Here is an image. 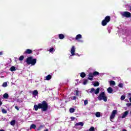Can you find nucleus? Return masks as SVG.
Instances as JSON below:
<instances>
[{"mask_svg": "<svg viewBox=\"0 0 131 131\" xmlns=\"http://www.w3.org/2000/svg\"><path fill=\"white\" fill-rule=\"evenodd\" d=\"M4 99H8L9 98V94L8 93H5L3 95Z\"/></svg>", "mask_w": 131, "mask_h": 131, "instance_id": "a211bd4d", "label": "nucleus"}, {"mask_svg": "<svg viewBox=\"0 0 131 131\" xmlns=\"http://www.w3.org/2000/svg\"><path fill=\"white\" fill-rule=\"evenodd\" d=\"M111 20V17H110V16L107 15L104 18L103 20H102L101 22V25L102 26H106V25H107V24L109 23Z\"/></svg>", "mask_w": 131, "mask_h": 131, "instance_id": "39448f33", "label": "nucleus"}, {"mask_svg": "<svg viewBox=\"0 0 131 131\" xmlns=\"http://www.w3.org/2000/svg\"><path fill=\"white\" fill-rule=\"evenodd\" d=\"M116 113H117V110L113 111V112L112 113V114L111 115V116L110 117V120H111L112 119H114V117H115V114H116Z\"/></svg>", "mask_w": 131, "mask_h": 131, "instance_id": "6e6552de", "label": "nucleus"}, {"mask_svg": "<svg viewBox=\"0 0 131 131\" xmlns=\"http://www.w3.org/2000/svg\"><path fill=\"white\" fill-rule=\"evenodd\" d=\"M74 112H75V109L74 108H70V113H74Z\"/></svg>", "mask_w": 131, "mask_h": 131, "instance_id": "5701e85b", "label": "nucleus"}, {"mask_svg": "<svg viewBox=\"0 0 131 131\" xmlns=\"http://www.w3.org/2000/svg\"><path fill=\"white\" fill-rule=\"evenodd\" d=\"M119 88H123V84L122 83H120L118 84Z\"/></svg>", "mask_w": 131, "mask_h": 131, "instance_id": "72a5a7b5", "label": "nucleus"}, {"mask_svg": "<svg viewBox=\"0 0 131 131\" xmlns=\"http://www.w3.org/2000/svg\"><path fill=\"white\" fill-rule=\"evenodd\" d=\"M16 123V120H13L10 122L11 125H14Z\"/></svg>", "mask_w": 131, "mask_h": 131, "instance_id": "bb28decb", "label": "nucleus"}, {"mask_svg": "<svg viewBox=\"0 0 131 131\" xmlns=\"http://www.w3.org/2000/svg\"><path fill=\"white\" fill-rule=\"evenodd\" d=\"M44 131H49V129H46Z\"/></svg>", "mask_w": 131, "mask_h": 131, "instance_id": "37998d69", "label": "nucleus"}, {"mask_svg": "<svg viewBox=\"0 0 131 131\" xmlns=\"http://www.w3.org/2000/svg\"><path fill=\"white\" fill-rule=\"evenodd\" d=\"M52 79V76L51 75H48L46 77V80H50Z\"/></svg>", "mask_w": 131, "mask_h": 131, "instance_id": "4be33fe9", "label": "nucleus"}, {"mask_svg": "<svg viewBox=\"0 0 131 131\" xmlns=\"http://www.w3.org/2000/svg\"><path fill=\"white\" fill-rule=\"evenodd\" d=\"M79 93V91H78V90H76L75 91V96H78Z\"/></svg>", "mask_w": 131, "mask_h": 131, "instance_id": "c9c22d12", "label": "nucleus"}, {"mask_svg": "<svg viewBox=\"0 0 131 131\" xmlns=\"http://www.w3.org/2000/svg\"><path fill=\"white\" fill-rule=\"evenodd\" d=\"M83 122H79L78 123H76L75 124L76 126H78V125H80V126H83Z\"/></svg>", "mask_w": 131, "mask_h": 131, "instance_id": "2eb2a0df", "label": "nucleus"}, {"mask_svg": "<svg viewBox=\"0 0 131 131\" xmlns=\"http://www.w3.org/2000/svg\"><path fill=\"white\" fill-rule=\"evenodd\" d=\"M34 108L35 111H37L38 109H41V111L46 112L48 111L49 108V104L46 100H43L41 103H38V105H34Z\"/></svg>", "mask_w": 131, "mask_h": 131, "instance_id": "f257e3e1", "label": "nucleus"}, {"mask_svg": "<svg viewBox=\"0 0 131 131\" xmlns=\"http://www.w3.org/2000/svg\"><path fill=\"white\" fill-rule=\"evenodd\" d=\"M95 116L96 117H101V113L100 112L96 113Z\"/></svg>", "mask_w": 131, "mask_h": 131, "instance_id": "b1692460", "label": "nucleus"}, {"mask_svg": "<svg viewBox=\"0 0 131 131\" xmlns=\"http://www.w3.org/2000/svg\"><path fill=\"white\" fill-rule=\"evenodd\" d=\"M95 130V127L94 126H92L90 128L89 130H87L86 131H94Z\"/></svg>", "mask_w": 131, "mask_h": 131, "instance_id": "c85d7f7f", "label": "nucleus"}, {"mask_svg": "<svg viewBox=\"0 0 131 131\" xmlns=\"http://www.w3.org/2000/svg\"><path fill=\"white\" fill-rule=\"evenodd\" d=\"M97 75H100V73H99L97 71H95L93 73H89V74L88 75V79L92 81L94 80L93 78H94V76H97Z\"/></svg>", "mask_w": 131, "mask_h": 131, "instance_id": "7ed1b4c3", "label": "nucleus"}, {"mask_svg": "<svg viewBox=\"0 0 131 131\" xmlns=\"http://www.w3.org/2000/svg\"><path fill=\"white\" fill-rule=\"evenodd\" d=\"M0 131H5L4 129H1Z\"/></svg>", "mask_w": 131, "mask_h": 131, "instance_id": "c03bdc74", "label": "nucleus"}, {"mask_svg": "<svg viewBox=\"0 0 131 131\" xmlns=\"http://www.w3.org/2000/svg\"><path fill=\"white\" fill-rule=\"evenodd\" d=\"M124 99H125V96L122 95V96L121 97V100L122 101H123V100H124Z\"/></svg>", "mask_w": 131, "mask_h": 131, "instance_id": "e433bc0d", "label": "nucleus"}, {"mask_svg": "<svg viewBox=\"0 0 131 131\" xmlns=\"http://www.w3.org/2000/svg\"><path fill=\"white\" fill-rule=\"evenodd\" d=\"M94 86H99V85H100V83H99V82H95L94 84H93Z\"/></svg>", "mask_w": 131, "mask_h": 131, "instance_id": "393cba45", "label": "nucleus"}, {"mask_svg": "<svg viewBox=\"0 0 131 131\" xmlns=\"http://www.w3.org/2000/svg\"><path fill=\"white\" fill-rule=\"evenodd\" d=\"M80 38H82V36L81 34H78L75 37L76 40H78L79 39H80Z\"/></svg>", "mask_w": 131, "mask_h": 131, "instance_id": "f8f14e48", "label": "nucleus"}, {"mask_svg": "<svg viewBox=\"0 0 131 131\" xmlns=\"http://www.w3.org/2000/svg\"><path fill=\"white\" fill-rule=\"evenodd\" d=\"M86 76V75L85 74V73H84V72H81L80 74V76L81 77H82V78H84V77H85Z\"/></svg>", "mask_w": 131, "mask_h": 131, "instance_id": "dca6fc26", "label": "nucleus"}, {"mask_svg": "<svg viewBox=\"0 0 131 131\" xmlns=\"http://www.w3.org/2000/svg\"><path fill=\"white\" fill-rule=\"evenodd\" d=\"M71 120L73 121V120H74L75 119V117H71Z\"/></svg>", "mask_w": 131, "mask_h": 131, "instance_id": "58836bf2", "label": "nucleus"}, {"mask_svg": "<svg viewBox=\"0 0 131 131\" xmlns=\"http://www.w3.org/2000/svg\"><path fill=\"white\" fill-rule=\"evenodd\" d=\"M24 55L32 54V50L31 49H27L24 52Z\"/></svg>", "mask_w": 131, "mask_h": 131, "instance_id": "9d476101", "label": "nucleus"}, {"mask_svg": "<svg viewBox=\"0 0 131 131\" xmlns=\"http://www.w3.org/2000/svg\"><path fill=\"white\" fill-rule=\"evenodd\" d=\"M110 85H115V81H114V80L110 81Z\"/></svg>", "mask_w": 131, "mask_h": 131, "instance_id": "412c9836", "label": "nucleus"}, {"mask_svg": "<svg viewBox=\"0 0 131 131\" xmlns=\"http://www.w3.org/2000/svg\"><path fill=\"white\" fill-rule=\"evenodd\" d=\"M2 113H3V114H6L7 110H6L5 108L2 109Z\"/></svg>", "mask_w": 131, "mask_h": 131, "instance_id": "2f4dec72", "label": "nucleus"}, {"mask_svg": "<svg viewBox=\"0 0 131 131\" xmlns=\"http://www.w3.org/2000/svg\"><path fill=\"white\" fill-rule=\"evenodd\" d=\"M88 104H89V101L86 99L84 101V105H88Z\"/></svg>", "mask_w": 131, "mask_h": 131, "instance_id": "f704fd0d", "label": "nucleus"}, {"mask_svg": "<svg viewBox=\"0 0 131 131\" xmlns=\"http://www.w3.org/2000/svg\"><path fill=\"white\" fill-rule=\"evenodd\" d=\"M107 91L108 93V94H112V92H113V89L111 87H109L107 89Z\"/></svg>", "mask_w": 131, "mask_h": 131, "instance_id": "4468645a", "label": "nucleus"}, {"mask_svg": "<svg viewBox=\"0 0 131 131\" xmlns=\"http://www.w3.org/2000/svg\"><path fill=\"white\" fill-rule=\"evenodd\" d=\"M88 80L87 79L84 80L83 84H84V85H85V84H86L88 83Z\"/></svg>", "mask_w": 131, "mask_h": 131, "instance_id": "473e14b6", "label": "nucleus"}, {"mask_svg": "<svg viewBox=\"0 0 131 131\" xmlns=\"http://www.w3.org/2000/svg\"><path fill=\"white\" fill-rule=\"evenodd\" d=\"M49 52H50V53H53V52H55V48H51L50 49H49Z\"/></svg>", "mask_w": 131, "mask_h": 131, "instance_id": "c756f323", "label": "nucleus"}, {"mask_svg": "<svg viewBox=\"0 0 131 131\" xmlns=\"http://www.w3.org/2000/svg\"><path fill=\"white\" fill-rule=\"evenodd\" d=\"M76 96H73L72 100H76Z\"/></svg>", "mask_w": 131, "mask_h": 131, "instance_id": "ea45409f", "label": "nucleus"}, {"mask_svg": "<svg viewBox=\"0 0 131 131\" xmlns=\"http://www.w3.org/2000/svg\"><path fill=\"white\" fill-rule=\"evenodd\" d=\"M2 105H3V102L2 101H0V106H2Z\"/></svg>", "mask_w": 131, "mask_h": 131, "instance_id": "a19ab883", "label": "nucleus"}, {"mask_svg": "<svg viewBox=\"0 0 131 131\" xmlns=\"http://www.w3.org/2000/svg\"><path fill=\"white\" fill-rule=\"evenodd\" d=\"M19 61H23L24 60V56L21 55L19 57Z\"/></svg>", "mask_w": 131, "mask_h": 131, "instance_id": "7c9ffc66", "label": "nucleus"}, {"mask_svg": "<svg viewBox=\"0 0 131 131\" xmlns=\"http://www.w3.org/2000/svg\"><path fill=\"white\" fill-rule=\"evenodd\" d=\"M30 129L33 128L34 129H35V128H36V125L34 124H32V125H31L30 126Z\"/></svg>", "mask_w": 131, "mask_h": 131, "instance_id": "6ab92c4d", "label": "nucleus"}, {"mask_svg": "<svg viewBox=\"0 0 131 131\" xmlns=\"http://www.w3.org/2000/svg\"><path fill=\"white\" fill-rule=\"evenodd\" d=\"M128 114V111H126L124 112L122 116V118H125L126 116H127V115Z\"/></svg>", "mask_w": 131, "mask_h": 131, "instance_id": "9b49d317", "label": "nucleus"}, {"mask_svg": "<svg viewBox=\"0 0 131 131\" xmlns=\"http://www.w3.org/2000/svg\"><path fill=\"white\" fill-rule=\"evenodd\" d=\"M26 62H27V64L28 65H34L35 64H36V58L32 59V56H29L26 60Z\"/></svg>", "mask_w": 131, "mask_h": 131, "instance_id": "f03ea898", "label": "nucleus"}, {"mask_svg": "<svg viewBox=\"0 0 131 131\" xmlns=\"http://www.w3.org/2000/svg\"><path fill=\"white\" fill-rule=\"evenodd\" d=\"M100 88H97V89L96 90H95V88H92L91 89V91L90 92V93H91V94H93V93H94L95 94V95H98V94H99V93H100Z\"/></svg>", "mask_w": 131, "mask_h": 131, "instance_id": "0eeeda50", "label": "nucleus"}, {"mask_svg": "<svg viewBox=\"0 0 131 131\" xmlns=\"http://www.w3.org/2000/svg\"><path fill=\"white\" fill-rule=\"evenodd\" d=\"M10 71L13 72V71H16V67L12 66L10 68Z\"/></svg>", "mask_w": 131, "mask_h": 131, "instance_id": "aec40b11", "label": "nucleus"}, {"mask_svg": "<svg viewBox=\"0 0 131 131\" xmlns=\"http://www.w3.org/2000/svg\"><path fill=\"white\" fill-rule=\"evenodd\" d=\"M58 37L59 39H63V38H64L65 36L63 34H60L58 35Z\"/></svg>", "mask_w": 131, "mask_h": 131, "instance_id": "f3484780", "label": "nucleus"}, {"mask_svg": "<svg viewBox=\"0 0 131 131\" xmlns=\"http://www.w3.org/2000/svg\"><path fill=\"white\" fill-rule=\"evenodd\" d=\"M43 127H45V125H41L37 129V130H40V129H41V128H42Z\"/></svg>", "mask_w": 131, "mask_h": 131, "instance_id": "cd10ccee", "label": "nucleus"}, {"mask_svg": "<svg viewBox=\"0 0 131 131\" xmlns=\"http://www.w3.org/2000/svg\"><path fill=\"white\" fill-rule=\"evenodd\" d=\"M32 95L34 97H36V96H37L38 95V91H37V90L33 91L32 92Z\"/></svg>", "mask_w": 131, "mask_h": 131, "instance_id": "ddd939ff", "label": "nucleus"}, {"mask_svg": "<svg viewBox=\"0 0 131 131\" xmlns=\"http://www.w3.org/2000/svg\"><path fill=\"white\" fill-rule=\"evenodd\" d=\"M3 55V52H0V56H2Z\"/></svg>", "mask_w": 131, "mask_h": 131, "instance_id": "79ce46f5", "label": "nucleus"}, {"mask_svg": "<svg viewBox=\"0 0 131 131\" xmlns=\"http://www.w3.org/2000/svg\"><path fill=\"white\" fill-rule=\"evenodd\" d=\"M15 109H16V110H17V111H19V107H18V106H15Z\"/></svg>", "mask_w": 131, "mask_h": 131, "instance_id": "4c0bfd02", "label": "nucleus"}, {"mask_svg": "<svg viewBox=\"0 0 131 131\" xmlns=\"http://www.w3.org/2000/svg\"><path fill=\"white\" fill-rule=\"evenodd\" d=\"M121 16L123 17H126V18H130L131 13L128 11H124L121 13Z\"/></svg>", "mask_w": 131, "mask_h": 131, "instance_id": "423d86ee", "label": "nucleus"}, {"mask_svg": "<svg viewBox=\"0 0 131 131\" xmlns=\"http://www.w3.org/2000/svg\"><path fill=\"white\" fill-rule=\"evenodd\" d=\"M2 86H3V88H7V86H8V83H7V82H4Z\"/></svg>", "mask_w": 131, "mask_h": 131, "instance_id": "a878e982", "label": "nucleus"}, {"mask_svg": "<svg viewBox=\"0 0 131 131\" xmlns=\"http://www.w3.org/2000/svg\"><path fill=\"white\" fill-rule=\"evenodd\" d=\"M98 99L99 101H102L103 100L104 102H107V96H106L105 92H101L98 96Z\"/></svg>", "mask_w": 131, "mask_h": 131, "instance_id": "20e7f679", "label": "nucleus"}, {"mask_svg": "<svg viewBox=\"0 0 131 131\" xmlns=\"http://www.w3.org/2000/svg\"><path fill=\"white\" fill-rule=\"evenodd\" d=\"M71 56H74L75 55V47L72 46L71 49Z\"/></svg>", "mask_w": 131, "mask_h": 131, "instance_id": "1a4fd4ad", "label": "nucleus"}, {"mask_svg": "<svg viewBox=\"0 0 131 131\" xmlns=\"http://www.w3.org/2000/svg\"><path fill=\"white\" fill-rule=\"evenodd\" d=\"M0 101H1V98H0Z\"/></svg>", "mask_w": 131, "mask_h": 131, "instance_id": "a18cd8bd", "label": "nucleus"}]
</instances>
